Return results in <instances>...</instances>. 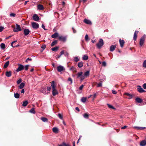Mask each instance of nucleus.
<instances>
[{"label": "nucleus", "instance_id": "1", "mask_svg": "<svg viewBox=\"0 0 146 146\" xmlns=\"http://www.w3.org/2000/svg\"><path fill=\"white\" fill-rule=\"evenodd\" d=\"M104 43L103 39H100L99 42L96 44L97 47L98 48H100L104 45Z\"/></svg>", "mask_w": 146, "mask_h": 146}, {"label": "nucleus", "instance_id": "2", "mask_svg": "<svg viewBox=\"0 0 146 146\" xmlns=\"http://www.w3.org/2000/svg\"><path fill=\"white\" fill-rule=\"evenodd\" d=\"M145 35H143L139 41V45L140 46H141L143 44L144 41L145 39Z\"/></svg>", "mask_w": 146, "mask_h": 146}, {"label": "nucleus", "instance_id": "3", "mask_svg": "<svg viewBox=\"0 0 146 146\" xmlns=\"http://www.w3.org/2000/svg\"><path fill=\"white\" fill-rule=\"evenodd\" d=\"M13 31L14 32H17L21 31V29L20 25L17 24L16 27L14 28Z\"/></svg>", "mask_w": 146, "mask_h": 146}, {"label": "nucleus", "instance_id": "4", "mask_svg": "<svg viewBox=\"0 0 146 146\" xmlns=\"http://www.w3.org/2000/svg\"><path fill=\"white\" fill-rule=\"evenodd\" d=\"M31 24L32 27L34 29H36L39 27V24L33 22Z\"/></svg>", "mask_w": 146, "mask_h": 146}, {"label": "nucleus", "instance_id": "5", "mask_svg": "<svg viewBox=\"0 0 146 146\" xmlns=\"http://www.w3.org/2000/svg\"><path fill=\"white\" fill-rule=\"evenodd\" d=\"M18 66L19 67L16 70V71L17 72L20 71L24 69V67L23 65L21 64H19Z\"/></svg>", "mask_w": 146, "mask_h": 146}, {"label": "nucleus", "instance_id": "6", "mask_svg": "<svg viewBox=\"0 0 146 146\" xmlns=\"http://www.w3.org/2000/svg\"><path fill=\"white\" fill-rule=\"evenodd\" d=\"M67 37L66 36H58V38L60 40L63 42H65L66 40Z\"/></svg>", "mask_w": 146, "mask_h": 146}, {"label": "nucleus", "instance_id": "7", "mask_svg": "<svg viewBox=\"0 0 146 146\" xmlns=\"http://www.w3.org/2000/svg\"><path fill=\"white\" fill-rule=\"evenodd\" d=\"M65 68L64 67L61 66H59L57 67V70L58 72H61L63 70H65Z\"/></svg>", "mask_w": 146, "mask_h": 146}, {"label": "nucleus", "instance_id": "8", "mask_svg": "<svg viewBox=\"0 0 146 146\" xmlns=\"http://www.w3.org/2000/svg\"><path fill=\"white\" fill-rule=\"evenodd\" d=\"M124 95L127 96L128 97L127 98L128 99H130L133 98V96L132 94H129V93L125 92L124 94Z\"/></svg>", "mask_w": 146, "mask_h": 146}, {"label": "nucleus", "instance_id": "9", "mask_svg": "<svg viewBox=\"0 0 146 146\" xmlns=\"http://www.w3.org/2000/svg\"><path fill=\"white\" fill-rule=\"evenodd\" d=\"M33 17V20L35 21H37L39 20V17L36 14L34 15Z\"/></svg>", "mask_w": 146, "mask_h": 146}, {"label": "nucleus", "instance_id": "10", "mask_svg": "<svg viewBox=\"0 0 146 146\" xmlns=\"http://www.w3.org/2000/svg\"><path fill=\"white\" fill-rule=\"evenodd\" d=\"M138 88V91L140 93H142L143 92H145L144 90L140 86H137Z\"/></svg>", "mask_w": 146, "mask_h": 146}, {"label": "nucleus", "instance_id": "11", "mask_svg": "<svg viewBox=\"0 0 146 146\" xmlns=\"http://www.w3.org/2000/svg\"><path fill=\"white\" fill-rule=\"evenodd\" d=\"M52 95L54 96H55V95L58 94V91L56 90V89L55 88L52 89Z\"/></svg>", "mask_w": 146, "mask_h": 146}, {"label": "nucleus", "instance_id": "12", "mask_svg": "<svg viewBox=\"0 0 146 146\" xmlns=\"http://www.w3.org/2000/svg\"><path fill=\"white\" fill-rule=\"evenodd\" d=\"M146 145V140H144L141 141L140 143V146H145Z\"/></svg>", "mask_w": 146, "mask_h": 146}, {"label": "nucleus", "instance_id": "13", "mask_svg": "<svg viewBox=\"0 0 146 146\" xmlns=\"http://www.w3.org/2000/svg\"><path fill=\"white\" fill-rule=\"evenodd\" d=\"M24 34L25 35H27L29 34V30L27 29H25L24 30Z\"/></svg>", "mask_w": 146, "mask_h": 146}, {"label": "nucleus", "instance_id": "14", "mask_svg": "<svg viewBox=\"0 0 146 146\" xmlns=\"http://www.w3.org/2000/svg\"><path fill=\"white\" fill-rule=\"evenodd\" d=\"M52 130L53 132L55 133H57L58 132L59 129L58 128L56 127L53 128Z\"/></svg>", "mask_w": 146, "mask_h": 146}, {"label": "nucleus", "instance_id": "15", "mask_svg": "<svg viewBox=\"0 0 146 146\" xmlns=\"http://www.w3.org/2000/svg\"><path fill=\"white\" fill-rule=\"evenodd\" d=\"M116 46V45H112L110 48V51L112 52L115 49Z\"/></svg>", "mask_w": 146, "mask_h": 146}, {"label": "nucleus", "instance_id": "16", "mask_svg": "<svg viewBox=\"0 0 146 146\" xmlns=\"http://www.w3.org/2000/svg\"><path fill=\"white\" fill-rule=\"evenodd\" d=\"M84 22L86 24L90 25L92 24V22L91 21L86 19H85L84 20Z\"/></svg>", "mask_w": 146, "mask_h": 146}, {"label": "nucleus", "instance_id": "17", "mask_svg": "<svg viewBox=\"0 0 146 146\" xmlns=\"http://www.w3.org/2000/svg\"><path fill=\"white\" fill-rule=\"evenodd\" d=\"M138 31H135L134 33L133 39L134 41H135L137 37V34L138 33Z\"/></svg>", "mask_w": 146, "mask_h": 146}, {"label": "nucleus", "instance_id": "18", "mask_svg": "<svg viewBox=\"0 0 146 146\" xmlns=\"http://www.w3.org/2000/svg\"><path fill=\"white\" fill-rule=\"evenodd\" d=\"M119 42L121 47H123L125 43L124 41L123 40L120 39L119 40Z\"/></svg>", "mask_w": 146, "mask_h": 146}, {"label": "nucleus", "instance_id": "19", "mask_svg": "<svg viewBox=\"0 0 146 146\" xmlns=\"http://www.w3.org/2000/svg\"><path fill=\"white\" fill-rule=\"evenodd\" d=\"M37 7L38 9L39 10H43L44 9L43 6L40 4L38 5Z\"/></svg>", "mask_w": 146, "mask_h": 146}, {"label": "nucleus", "instance_id": "20", "mask_svg": "<svg viewBox=\"0 0 146 146\" xmlns=\"http://www.w3.org/2000/svg\"><path fill=\"white\" fill-rule=\"evenodd\" d=\"M5 75L7 77H9L11 75V71H7L5 73Z\"/></svg>", "mask_w": 146, "mask_h": 146}, {"label": "nucleus", "instance_id": "21", "mask_svg": "<svg viewBox=\"0 0 146 146\" xmlns=\"http://www.w3.org/2000/svg\"><path fill=\"white\" fill-rule=\"evenodd\" d=\"M58 34L57 33H55L52 35V38H56L57 37H58Z\"/></svg>", "mask_w": 146, "mask_h": 146}, {"label": "nucleus", "instance_id": "22", "mask_svg": "<svg viewBox=\"0 0 146 146\" xmlns=\"http://www.w3.org/2000/svg\"><path fill=\"white\" fill-rule=\"evenodd\" d=\"M135 100L136 102L139 103H141L142 102V100L141 99L138 98L135 99Z\"/></svg>", "mask_w": 146, "mask_h": 146}, {"label": "nucleus", "instance_id": "23", "mask_svg": "<svg viewBox=\"0 0 146 146\" xmlns=\"http://www.w3.org/2000/svg\"><path fill=\"white\" fill-rule=\"evenodd\" d=\"M25 85V84L23 83H21L19 86V88L20 89H22Z\"/></svg>", "mask_w": 146, "mask_h": 146}, {"label": "nucleus", "instance_id": "24", "mask_svg": "<svg viewBox=\"0 0 146 146\" xmlns=\"http://www.w3.org/2000/svg\"><path fill=\"white\" fill-rule=\"evenodd\" d=\"M58 146H70V145L66 144L65 143L63 142L62 144L59 145Z\"/></svg>", "mask_w": 146, "mask_h": 146}, {"label": "nucleus", "instance_id": "25", "mask_svg": "<svg viewBox=\"0 0 146 146\" xmlns=\"http://www.w3.org/2000/svg\"><path fill=\"white\" fill-rule=\"evenodd\" d=\"M1 48L3 50L5 48V44L2 43L0 44Z\"/></svg>", "mask_w": 146, "mask_h": 146}, {"label": "nucleus", "instance_id": "26", "mask_svg": "<svg viewBox=\"0 0 146 146\" xmlns=\"http://www.w3.org/2000/svg\"><path fill=\"white\" fill-rule=\"evenodd\" d=\"M83 65V62H79L78 64V66L79 68H81Z\"/></svg>", "mask_w": 146, "mask_h": 146}, {"label": "nucleus", "instance_id": "27", "mask_svg": "<svg viewBox=\"0 0 146 146\" xmlns=\"http://www.w3.org/2000/svg\"><path fill=\"white\" fill-rule=\"evenodd\" d=\"M83 72H78L77 73V78H78L80 77L82 74H83Z\"/></svg>", "mask_w": 146, "mask_h": 146}, {"label": "nucleus", "instance_id": "28", "mask_svg": "<svg viewBox=\"0 0 146 146\" xmlns=\"http://www.w3.org/2000/svg\"><path fill=\"white\" fill-rule=\"evenodd\" d=\"M40 119L44 122H47L48 121V119L45 117H42Z\"/></svg>", "mask_w": 146, "mask_h": 146}, {"label": "nucleus", "instance_id": "29", "mask_svg": "<svg viewBox=\"0 0 146 146\" xmlns=\"http://www.w3.org/2000/svg\"><path fill=\"white\" fill-rule=\"evenodd\" d=\"M134 128L137 129V130H142L144 129L145 127H134Z\"/></svg>", "mask_w": 146, "mask_h": 146}, {"label": "nucleus", "instance_id": "30", "mask_svg": "<svg viewBox=\"0 0 146 146\" xmlns=\"http://www.w3.org/2000/svg\"><path fill=\"white\" fill-rule=\"evenodd\" d=\"M29 112L33 114H35V108H32L29 111Z\"/></svg>", "mask_w": 146, "mask_h": 146}, {"label": "nucleus", "instance_id": "31", "mask_svg": "<svg viewBox=\"0 0 146 146\" xmlns=\"http://www.w3.org/2000/svg\"><path fill=\"white\" fill-rule=\"evenodd\" d=\"M88 58V56L87 55H84L82 57V59L84 60H87Z\"/></svg>", "mask_w": 146, "mask_h": 146}, {"label": "nucleus", "instance_id": "32", "mask_svg": "<svg viewBox=\"0 0 146 146\" xmlns=\"http://www.w3.org/2000/svg\"><path fill=\"white\" fill-rule=\"evenodd\" d=\"M9 61H8L7 62H6L4 65V68H7L8 66L9 65Z\"/></svg>", "mask_w": 146, "mask_h": 146}, {"label": "nucleus", "instance_id": "33", "mask_svg": "<svg viewBox=\"0 0 146 146\" xmlns=\"http://www.w3.org/2000/svg\"><path fill=\"white\" fill-rule=\"evenodd\" d=\"M28 104V102L27 101H25L23 102L22 106L25 107Z\"/></svg>", "mask_w": 146, "mask_h": 146}, {"label": "nucleus", "instance_id": "34", "mask_svg": "<svg viewBox=\"0 0 146 146\" xmlns=\"http://www.w3.org/2000/svg\"><path fill=\"white\" fill-rule=\"evenodd\" d=\"M55 82L54 81H53L51 83V86L52 87V89L55 88Z\"/></svg>", "mask_w": 146, "mask_h": 146}, {"label": "nucleus", "instance_id": "35", "mask_svg": "<svg viewBox=\"0 0 146 146\" xmlns=\"http://www.w3.org/2000/svg\"><path fill=\"white\" fill-rule=\"evenodd\" d=\"M86 100V98L82 97L81 99V101L83 103H85Z\"/></svg>", "mask_w": 146, "mask_h": 146}, {"label": "nucleus", "instance_id": "36", "mask_svg": "<svg viewBox=\"0 0 146 146\" xmlns=\"http://www.w3.org/2000/svg\"><path fill=\"white\" fill-rule=\"evenodd\" d=\"M59 47L58 46L53 47L52 48V50L54 51H56L58 49Z\"/></svg>", "mask_w": 146, "mask_h": 146}, {"label": "nucleus", "instance_id": "37", "mask_svg": "<svg viewBox=\"0 0 146 146\" xmlns=\"http://www.w3.org/2000/svg\"><path fill=\"white\" fill-rule=\"evenodd\" d=\"M19 94L18 93L14 94V97L16 98H18L19 97Z\"/></svg>", "mask_w": 146, "mask_h": 146}, {"label": "nucleus", "instance_id": "38", "mask_svg": "<svg viewBox=\"0 0 146 146\" xmlns=\"http://www.w3.org/2000/svg\"><path fill=\"white\" fill-rule=\"evenodd\" d=\"M89 71H87L85 72L84 74V75L86 77L87 76H88L89 75Z\"/></svg>", "mask_w": 146, "mask_h": 146}, {"label": "nucleus", "instance_id": "39", "mask_svg": "<svg viewBox=\"0 0 146 146\" xmlns=\"http://www.w3.org/2000/svg\"><path fill=\"white\" fill-rule=\"evenodd\" d=\"M57 41L56 40H55L53 41L51 43V46H53L57 43Z\"/></svg>", "mask_w": 146, "mask_h": 146}, {"label": "nucleus", "instance_id": "40", "mask_svg": "<svg viewBox=\"0 0 146 146\" xmlns=\"http://www.w3.org/2000/svg\"><path fill=\"white\" fill-rule=\"evenodd\" d=\"M107 105H108V106L109 107V108L114 110L115 109V108L114 107H113L111 105L108 104H107Z\"/></svg>", "mask_w": 146, "mask_h": 146}, {"label": "nucleus", "instance_id": "41", "mask_svg": "<svg viewBox=\"0 0 146 146\" xmlns=\"http://www.w3.org/2000/svg\"><path fill=\"white\" fill-rule=\"evenodd\" d=\"M70 70H72V71H76V69L73 66H72V67H71L70 69Z\"/></svg>", "mask_w": 146, "mask_h": 146}, {"label": "nucleus", "instance_id": "42", "mask_svg": "<svg viewBox=\"0 0 146 146\" xmlns=\"http://www.w3.org/2000/svg\"><path fill=\"white\" fill-rule=\"evenodd\" d=\"M83 116L85 118L88 119L89 117V115L87 113H85L83 115Z\"/></svg>", "mask_w": 146, "mask_h": 146}, {"label": "nucleus", "instance_id": "43", "mask_svg": "<svg viewBox=\"0 0 146 146\" xmlns=\"http://www.w3.org/2000/svg\"><path fill=\"white\" fill-rule=\"evenodd\" d=\"M143 67L146 68V60L144 61L143 63Z\"/></svg>", "mask_w": 146, "mask_h": 146}, {"label": "nucleus", "instance_id": "44", "mask_svg": "<svg viewBox=\"0 0 146 146\" xmlns=\"http://www.w3.org/2000/svg\"><path fill=\"white\" fill-rule=\"evenodd\" d=\"M58 117L61 119H63V116L60 113H58Z\"/></svg>", "mask_w": 146, "mask_h": 146}, {"label": "nucleus", "instance_id": "45", "mask_svg": "<svg viewBox=\"0 0 146 146\" xmlns=\"http://www.w3.org/2000/svg\"><path fill=\"white\" fill-rule=\"evenodd\" d=\"M74 60L76 62H77L79 60V59L77 57H74Z\"/></svg>", "mask_w": 146, "mask_h": 146}, {"label": "nucleus", "instance_id": "46", "mask_svg": "<svg viewBox=\"0 0 146 146\" xmlns=\"http://www.w3.org/2000/svg\"><path fill=\"white\" fill-rule=\"evenodd\" d=\"M85 77H86L84 76H84L82 75V76L80 77V80L81 81H82L85 79Z\"/></svg>", "mask_w": 146, "mask_h": 146}, {"label": "nucleus", "instance_id": "47", "mask_svg": "<svg viewBox=\"0 0 146 146\" xmlns=\"http://www.w3.org/2000/svg\"><path fill=\"white\" fill-rule=\"evenodd\" d=\"M68 81L70 82V84H72V79L70 77L68 78Z\"/></svg>", "mask_w": 146, "mask_h": 146}, {"label": "nucleus", "instance_id": "48", "mask_svg": "<svg viewBox=\"0 0 146 146\" xmlns=\"http://www.w3.org/2000/svg\"><path fill=\"white\" fill-rule=\"evenodd\" d=\"M88 36L87 34H86L85 36V40L86 41H88Z\"/></svg>", "mask_w": 146, "mask_h": 146}, {"label": "nucleus", "instance_id": "49", "mask_svg": "<svg viewBox=\"0 0 146 146\" xmlns=\"http://www.w3.org/2000/svg\"><path fill=\"white\" fill-rule=\"evenodd\" d=\"M106 63L105 61H103L102 63V66H106Z\"/></svg>", "mask_w": 146, "mask_h": 146}, {"label": "nucleus", "instance_id": "50", "mask_svg": "<svg viewBox=\"0 0 146 146\" xmlns=\"http://www.w3.org/2000/svg\"><path fill=\"white\" fill-rule=\"evenodd\" d=\"M21 82V79H20L18 80L17 81V83L18 84H19Z\"/></svg>", "mask_w": 146, "mask_h": 146}, {"label": "nucleus", "instance_id": "51", "mask_svg": "<svg viewBox=\"0 0 146 146\" xmlns=\"http://www.w3.org/2000/svg\"><path fill=\"white\" fill-rule=\"evenodd\" d=\"M32 60V59L28 58L25 60V62H27L29 61H31Z\"/></svg>", "mask_w": 146, "mask_h": 146}, {"label": "nucleus", "instance_id": "52", "mask_svg": "<svg viewBox=\"0 0 146 146\" xmlns=\"http://www.w3.org/2000/svg\"><path fill=\"white\" fill-rule=\"evenodd\" d=\"M15 14L13 13H11L10 14V16L11 17H15Z\"/></svg>", "mask_w": 146, "mask_h": 146}, {"label": "nucleus", "instance_id": "53", "mask_svg": "<svg viewBox=\"0 0 146 146\" xmlns=\"http://www.w3.org/2000/svg\"><path fill=\"white\" fill-rule=\"evenodd\" d=\"M112 93L114 94H116L117 93V92L115 91L114 90H112Z\"/></svg>", "mask_w": 146, "mask_h": 146}, {"label": "nucleus", "instance_id": "54", "mask_svg": "<svg viewBox=\"0 0 146 146\" xmlns=\"http://www.w3.org/2000/svg\"><path fill=\"white\" fill-rule=\"evenodd\" d=\"M46 47V46L45 45H43L42 46L41 48L43 49V50H44Z\"/></svg>", "mask_w": 146, "mask_h": 146}, {"label": "nucleus", "instance_id": "55", "mask_svg": "<svg viewBox=\"0 0 146 146\" xmlns=\"http://www.w3.org/2000/svg\"><path fill=\"white\" fill-rule=\"evenodd\" d=\"M4 28L3 27H0V32L2 31L3 29Z\"/></svg>", "mask_w": 146, "mask_h": 146}, {"label": "nucleus", "instance_id": "56", "mask_svg": "<svg viewBox=\"0 0 146 146\" xmlns=\"http://www.w3.org/2000/svg\"><path fill=\"white\" fill-rule=\"evenodd\" d=\"M29 66V65H26L25 66V70H27L28 69V68Z\"/></svg>", "mask_w": 146, "mask_h": 146}, {"label": "nucleus", "instance_id": "57", "mask_svg": "<svg viewBox=\"0 0 146 146\" xmlns=\"http://www.w3.org/2000/svg\"><path fill=\"white\" fill-rule=\"evenodd\" d=\"M102 86V84L101 83H98L97 85V87H100Z\"/></svg>", "mask_w": 146, "mask_h": 146}, {"label": "nucleus", "instance_id": "58", "mask_svg": "<svg viewBox=\"0 0 146 146\" xmlns=\"http://www.w3.org/2000/svg\"><path fill=\"white\" fill-rule=\"evenodd\" d=\"M84 86L83 85H82L81 86H80L79 88V89L80 90H82L83 89Z\"/></svg>", "mask_w": 146, "mask_h": 146}, {"label": "nucleus", "instance_id": "59", "mask_svg": "<svg viewBox=\"0 0 146 146\" xmlns=\"http://www.w3.org/2000/svg\"><path fill=\"white\" fill-rule=\"evenodd\" d=\"M42 27L44 30H46L47 29H46L45 28V26L43 24H42Z\"/></svg>", "mask_w": 146, "mask_h": 146}, {"label": "nucleus", "instance_id": "60", "mask_svg": "<svg viewBox=\"0 0 146 146\" xmlns=\"http://www.w3.org/2000/svg\"><path fill=\"white\" fill-rule=\"evenodd\" d=\"M64 55L66 56H69V54L67 52H66L64 53Z\"/></svg>", "mask_w": 146, "mask_h": 146}, {"label": "nucleus", "instance_id": "61", "mask_svg": "<svg viewBox=\"0 0 146 146\" xmlns=\"http://www.w3.org/2000/svg\"><path fill=\"white\" fill-rule=\"evenodd\" d=\"M127 127V126L126 125L124 126L123 127H121V129H124L126 128Z\"/></svg>", "mask_w": 146, "mask_h": 146}, {"label": "nucleus", "instance_id": "62", "mask_svg": "<svg viewBox=\"0 0 146 146\" xmlns=\"http://www.w3.org/2000/svg\"><path fill=\"white\" fill-rule=\"evenodd\" d=\"M143 88L146 89V83H144L143 84Z\"/></svg>", "mask_w": 146, "mask_h": 146}, {"label": "nucleus", "instance_id": "63", "mask_svg": "<svg viewBox=\"0 0 146 146\" xmlns=\"http://www.w3.org/2000/svg\"><path fill=\"white\" fill-rule=\"evenodd\" d=\"M41 92L42 93H44L45 94H48V92H44V90H41Z\"/></svg>", "mask_w": 146, "mask_h": 146}, {"label": "nucleus", "instance_id": "64", "mask_svg": "<svg viewBox=\"0 0 146 146\" xmlns=\"http://www.w3.org/2000/svg\"><path fill=\"white\" fill-rule=\"evenodd\" d=\"M72 29L73 31V32L74 33H76V31L75 29L74 28L72 27Z\"/></svg>", "mask_w": 146, "mask_h": 146}]
</instances>
